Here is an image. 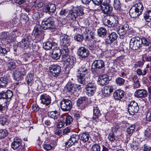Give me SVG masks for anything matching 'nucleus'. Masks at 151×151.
<instances>
[{
	"label": "nucleus",
	"mask_w": 151,
	"mask_h": 151,
	"mask_svg": "<svg viewBox=\"0 0 151 151\" xmlns=\"http://www.w3.org/2000/svg\"><path fill=\"white\" fill-rule=\"evenodd\" d=\"M55 123L56 121L55 120H46L45 122V124L50 127H54L55 124Z\"/></svg>",
	"instance_id": "44"
},
{
	"label": "nucleus",
	"mask_w": 151,
	"mask_h": 151,
	"mask_svg": "<svg viewBox=\"0 0 151 151\" xmlns=\"http://www.w3.org/2000/svg\"><path fill=\"white\" fill-rule=\"evenodd\" d=\"M73 118L70 115L68 116L66 118L65 123L66 125L71 124L73 121Z\"/></svg>",
	"instance_id": "52"
},
{
	"label": "nucleus",
	"mask_w": 151,
	"mask_h": 151,
	"mask_svg": "<svg viewBox=\"0 0 151 151\" xmlns=\"http://www.w3.org/2000/svg\"><path fill=\"white\" fill-rule=\"evenodd\" d=\"M7 52L8 51L5 48L0 46V54L5 55L6 54Z\"/></svg>",
	"instance_id": "60"
},
{
	"label": "nucleus",
	"mask_w": 151,
	"mask_h": 151,
	"mask_svg": "<svg viewBox=\"0 0 151 151\" xmlns=\"http://www.w3.org/2000/svg\"><path fill=\"white\" fill-rule=\"evenodd\" d=\"M97 34L99 37H103L106 35L107 30L105 28L101 27L97 29Z\"/></svg>",
	"instance_id": "34"
},
{
	"label": "nucleus",
	"mask_w": 151,
	"mask_h": 151,
	"mask_svg": "<svg viewBox=\"0 0 151 151\" xmlns=\"http://www.w3.org/2000/svg\"><path fill=\"white\" fill-rule=\"evenodd\" d=\"M78 56L83 58L87 57L90 54L89 51L84 47H80L78 50Z\"/></svg>",
	"instance_id": "17"
},
{
	"label": "nucleus",
	"mask_w": 151,
	"mask_h": 151,
	"mask_svg": "<svg viewBox=\"0 0 151 151\" xmlns=\"http://www.w3.org/2000/svg\"><path fill=\"white\" fill-rule=\"evenodd\" d=\"M50 74L54 77H57L61 72L60 67L58 65H53L49 68Z\"/></svg>",
	"instance_id": "14"
},
{
	"label": "nucleus",
	"mask_w": 151,
	"mask_h": 151,
	"mask_svg": "<svg viewBox=\"0 0 151 151\" xmlns=\"http://www.w3.org/2000/svg\"><path fill=\"white\" fill-rule=\"evenodd\" d=\"M79 139V136L78 135L76 134H73L69 139V141L72 142L74 144L77 142L78 141Z\"/></svg>",
	"instance_id": "41"
},
{
	"label": "nucleus",
	"mask_w": 151,
	"mask_h": 151,
	"mask_svg": "<svg viewBox=\"0 0 151 151\" xmlns=\"http://www.w3.org/2000/svg\"><path fill=\"white\" fill-rule=\"evenodd\" d=\"M41 26L44 29H53L55 27L54 22L51 18H45L42 21Z\"/></svg>",
	"instance_id": "9"
},
{
	"label": "nucleus",
	"mask_w": 151,
	"mask_h": 151,
	"mask_svg": "<svg viewBox=\"0 0 151 151\" xmlns=\"http://www.w3.org/2000/svg\"><path fill=\"white\" fill-rule=\"evenodd\" d=\"M124 95V92L121 90H117L114 93V98L117 100H120L122 99Z\"/></svg>",
	"instance_id": "31"
},
{
	"label": "nucleus",
	"mask_w": 151,
	"mask_h": 151,
	"mask_svg": "<svg viewBox=\"0 0 151 151\" xmlns=\"http://www.w3.org/2000/svg\"><path fill=\"white\" fill-rule=\"evenodd\" d=\"M44 2L41 1L36 4L35 5V7L36 9H38L42 7L44 5Z\"/></svg>",
	"instance_id": "59"
},
{
	"label": "nucleus",
	"mask_w": 151,
	"mask_h": 151,
	"mask_svg": "<svg viewBox=\"0 0 151 151\" xmlns=\"http://www.w3.org/2000/svg\"><path fill=\"white\" fill-rule=\"evenodd\" d=\"M147 95L146 91L143 89H138L134 93L135 96L137 98H145Z\"/></svg>",
	"instance_id": "25"
},
{
	"label": "nucleus",
	"mask_w": 151,
	"mask_h": 151,
	"mask_svg": "<svg viewBox=\"0 0 151 151\" xmlns=\"http://www.w3.org/2000/svg\"><path fill=\"white\" fill-rule=\"evenodd\" d=\"M8 68L11 70H12L16 68V65L15 63L13 62H9L8 64Z\"/></svg>",
	"instance_id": "51"
},
{
	"label": "nucleus",
	"mask_w": 151,
	"mask_h": 151,
	"mask_svg": "<svg viewBox=\"0 0 151 151\" xmlns=\"http://www.w3.org/2000/svg\"><path fill=\"white\" fill-rule=\"evenodd\" d=\"M33 35L35 38L40 39L43 38V32L42 28L40 24H36L35 26L33 31Z\"/></svg>",
	"instance_id": "13"
},
{
	"label": "nucleus",
	"mask_w": 151,
	"mask_h": 151,
	"mask_svg": "<svg viewBox=\"0 0 151 151\" xmlns=\"http://www.w3.org/2000/svg\"><path fill=\"white\" fill-rule=\"evenodd\" d=\"M71 128L70 127H67L65 128L63 132V135H67L71 132Z\"/></svg>",
	"instance_id": "56"
},
{
	"label": "nucleus",
	"mask_w": 151,
	"mask_h": 151,
	"mask_svg": "<svg viewBox=\"0 0 151 151\" xmlns=\"http://www.w3.org/2000/svg\"><path fill=\"white\" fill-rule=\"evenodd\" d=\"M136 73L139 76H145L147 73V70L145 69L142 70L140 68H138L136 70Z\"/></svg>",
	"instance_id": "47"
},
{
	"label": "nucleus",
	"mask_w": 151,
	"mask_h": 151,
	"mask_svg": "<svg viewBox=\"0 0 151 151\" xmlns=\"http://www.w3.org/2000/svg\"><path fill=\"white\" fill-rule=\"evenodd\" d=\"M44 148L47 150H50L52 148V147L50 144H44L43 145Z\"/></svg>",
	"instance_id": "61"
},
{
	"label": "nucleus",
	"mask_w": 151,
	"mask_h": 151,
	"mask_svg": "<svg viewBox=\"0 0 151 151\" xmlns=\"http://www.w3.org/2000/svg\"><path fill=\"white\" fill-rule=\"evenodd\" d=\"M74 143L71 141H69V140L67 142H65V146L67 148H69L71 147Z\"/></svg>",
	"instance_id": "63"
},
{
	"label": "nucleus",
	"mask_w": 151,
	"mask_h": 151,
	"mask_svg": "<svg viewBox=\"0 0 151 151\" xmlns=\"http://www.w3.org/2000/svg\"><path fill=\"white\" fill-rule=\"evenodd\" d=\"M93 3L97 5H101L103 0H92Z\"/></svg>",
	"instance_id": "64"
},
{
	"label": "nucleus",
	"mask_w": 151,
	"mask_h": 151,
	"mask_svg": "<svg viewBox=\"0 0 151 151\" xmlns=\"http://www.w3.org/2000/svg\"><path fill=\"white\" fill-rule=\"evenodd\" d=\"M140 41L141 47L142 45L145 46H147L150 43V42L149 41V40L146 39L144 37H142L141 38H140Z\"/></svg>",
	"instance_id": "42"
},
{
	"label": "nucleus",
	"mask_w": 151,
	"mask_h": 151,
	"mask_svg": "<svg viewBox=\"0 0 151 151\" xmlns=\"http://www.w3.org/2000/svg\"><path fill=\"white\" fill-rule=\"evenodd\" d=\"M104 66V64L103 61L100 60H98L94 61L92 65V68L94 69L101 68Z\"/></svg>",
	"instance_id": "26"
},
{
	"label": "nucleus",
	"mask_w": 151,
	"mask_h": 151,
	"mask_svg": "<svg viewBox=\"0 0 151 151\" xmlns=\"http://www.w3.org/2000/svg\"><path fill=\"white\" fill-rule=\"evenodd\" d=\"M60 104L61 109L65 111H70L72 107L71 101L68 99H63Z\"/></svg>",
	"instance_id": "10"
},
{
	"label": "nucleus",
	"mask_w": 151,
	"mask_h": 151,
	"mask_svg": "<svg viewBox=\"0 0 151 151\" xmlns=\"http://www.w3.org/2000/svg\"><path fill=\"white\" fill-rule=\"evenodd\" d=\"M87 99L86 97L79 98L77 101V105L80 109H83L86 106Z\"/></svg>",
	"instance_id": "22"
},
{
	"label": "nucleus",
	"mask_w": 151,
	"mask_h": 151,
	"mask_svg": "<svg viewBox=\"0 0 151 151\" xmlns=\"http://www.w3.org/2000/svg\"><path fill=\"white\" fill-rule=\"evenodd\" d=\"M110 80L107 75H103L99 77L97 80L98 83L100 86H103L108 84Z\"/></svg>",
	"instance_id": "16"
},
{
	"label": "nucleus",
	"mask_w": 151,
	"mask_h": 151,
	"mask_svg": "<svg viewBox=\"0 0 151 151\" xmlns=\"http://www.w3.org/2000/svg\"><path fill=\"white\" fill-rule=\"evenodd\" d=\"M129 13L131 17L133 18L138 17L141 14L137 10L134 9V7H132L129 10Z\"/></svg>",
	"instance_id": "32"
},
{
	"label": "nucleus",
	"mask_w": 151,
	"mask_h": 151,
	"mask_svg": "<svg viewBox=\"0 0 151 151\" xmlns=\"http://www.w3.org/2000/svg\"><path fill=\"white\" fill-rule=\"evenodd\" d=\"M30 41L27 40L26 39L24 38L19 42L20 45L22 48L27 47L29 46V42Z\"/></svg>",
	"instance_id": "39"
},
{
	"label": "nucleus",
	"mask_w": 151,
	"mask_h": 151,
	"mask_svg": "<svg viewBox=\"0 0 151 151\" xmlns=\"http://www.w3.org/2000/svg\"><path fill=\"white\" fill-rule=\"evenodd\" d=\"M6 100L4 104H1L0 103V112L3 110V109H5L7 108V103L6 102Z\"/></svg>",
	"instance_id": "62"
},
{
	"label": "nucleus",
	"mask_w": 151,
	"mask_h": 151,
	"mask_svg": "<svg viewBox=\"0 0 151 151\" xmlns=\"http://www.w3.org/2000/svg\"><path fill=\"white\" fill-rule=\"evenodd\" d=\"M88 48L92 52H94L97 49L96 46L94 44L89 45H88Z\"/></svg>",
	"instance_id": "54"
},
{
	"label": "nucleus",
	"mask_w": 151,
	"mask_h": 151,
	"mask_svg": "<svg viewBox=\"0 0 151 151\" xmlns=\"http://www.w3.org/2000/svg\"><path fill=\"white\" fill-rule=\"evenodd\" d=\"M113 87L111 86L108 85L105 86L102 90V92L105 96L109 95L113 91Z\"/></svg>",
	"instance_id": "29"
},
{
	"label": "nucleus",
	"mask_w": 151,
	"mask_h": 151,
	"mask_svg": "<svg viewBox=\"0 0 151 151\" xmlns=\"http://www.w3.org/2000/svg\"><path fill=\"white\" fill-rule=\"evenodd\" d=\"M7 122V119L5 116H2L0 118V124L2 125H4Z\"/></svg>",
	"instance_id": "55"
},
{
	"label": "nucleus",
	"mask_w": 151,
	"mask_h": 151,
	"mask_svg": "<svg viewBox=\"0 0 151 151\" xmlns=\"http://www.w3.org/2000/svg\"><path fill=\"white\" fill-rule=\"evenodd\" d=\"M83 38V36L81 35H78L74 37L75 40L78 42H81Z\"/></svg>",
	"instance_id": "58"
},
{
	"label": "nucleus",
	"mask_w": 151,
	"mask_h": 151,
	"mask_svg": "<svg viewBox=\"0 0 151 151\" xmlns=\"http://www.w3.org/2000/svg\"><path fill=\"white\" fill-rule=\"evenodd\" d=\"M118 18L115 15H111L109 16H105L103 19V23L106 26L109 27H115L118 23Z\"/></svg>",
	"instance_id": "1"
},
{
	"label": "nucleus",
	"mask_w": 151,
	"mask_h": 151,
	"mask_svg": "<svg viewBox=\"0 0 151 151\" xmlns=\"http://www.w3.org/2000/svg\"><path fill=\"white\" fill-rule=\"evenodd\" d=\"M9 81V77L6 76L0 77V87H4L6 86Z\"/></svg>",
	"instance_id": "28"
},
{
	"label": "nucleus",
	"mask_w": 151,
	"mask_h": 151,
	"mask_svg": "<svg viewBox=\"0 0 151 151\" xmlns=\"http://www.w3.org/2000/svg\"><path fill=\"white\" fill-rule=\"evenodd\" d=\"M129 25L127 23L120 26L117 30L118 33L120 36H122L125 35L129 29Z\"/></svg>",
	"instance_id": "20"
},
{
	"label": "nucleus",
	"mask_w": 151,
	"mask_h": 151,
	"mask_svg": "<svg viewBox=\"0 0 151 151\" xmlns=\"http://www.w3.org/2000/svg\"><path fill=\"white\" fill-rule=\"evenodd\" d=\"M26 74L25 69L22 66L17 69L14 73V78L17 81L20 80L22 76H24Z\"/></svg>",
	"instance_id": "12"
},
{
	"label": "nucleus",
	"mask_w": 151,
	"mask_h": 151,
	"mask_svg": "<svg viewBox=\"0 0 151 151\" xmlns=\"http://www.w3.org/2000/svg\"><path fill=\"white\" fill-rule=\"evenodd\" d=\"M22 140L18 137H16L14 139L12 143L11 147L14 150L18 149L19 151H24L25 150L24 147L22 145Z\"/></svg>",
	"instance_id": "7"
},
{
	"label": "nucleus",
	"mask_w": 151,
	"mask_h": 151,
	"mask_svg": "<svg viewBox=\"0 0 151 151\" xmlns=\"http://www.w3.org/2000/svg\"><path fill=\"white\" fill-rule=\"evenodd\" d=\"M41 103L46 106L50 104L51 103V98L49 96L46 94H42L40 96V99Z\"/></svg>",
	"instance_id": "21"
},
{
	"label": "nucleus",
	"mask_w": 151,
	"mask_h": 151,
	"mask_svg": "<svg viewBox=\"0 0 151 151\" xmlns=\"http://www.w3.org/2000/svg\"><path fill=\"white\" fill-rule=\"evenodd\" d=\"M115 81L117 85L121 86L124 85L125 82V80L122 78L118 77L116 79Z\"/></svg>",
	"instance_id": "45"
},
{
	"label": "nucleus",
	"mask_w": 151,
	"mask_h": 151,
	"mask_svg": "<svg viewBox=\"0 0 151 151\" xmlns=\"http://www.w3.org/2000/svg\"><path fill=\"white\" fill-rule=\"evenodd\" d=\"M144 16L147 22L151 21V10L146 12L144 14Z\"/></svg>",
	"instance_id": "40"
},
{
	"label": "nucleus",
	"mask_w": 151,
	"mask_h": 151,
	"mask_svg": "<svg viewBox=\"0 0 151 151\" xmlns=\"http://www.w3.org/2000/svg\"><path fill=\"white\" fill-rule=\"evenodd\" d=\"M93 119L95 121H96V119H98L101 115L100 111L97 106L93 107Z\"/></svg>",
	"instance_id": "30"
},
{
	"label": "nucleus",
	"mask_w": 151,
	"mask_h": 151,
	"mask_svg": "<svg viewBox=\"0 0 151 151\" xmlns=\"http://www.w3.org/2000/svg\"><path fill=\"white\" fill-rule=\"evenodd\" d=\"M68 53H62V58L67 66V68L70 69L74 66V63L76 62V58L73 56L69 55Z\"/></svg>",
	"instance_id": "2"
},
{
	"label": "nucleus",
	"mask_w": 151,
	"mask_h": 151,
	"mask_svg": "<svg viewBox=\"0 0 151 151\" xmlns=\"http://www.w3.org/2000/svg\"><path fill=\"white\" fill-rule=\"evenodd\" d=\"M140 38L138 37H133L130 40L129 47L134 50H138L141 47L140 43Z\"/></svg>",
	"instance_id": "8"
},
{
	"label": "nucleus",
	"mask_w": 151,
	"mask_h": 151,
	"mask_svg": "<svg viewBox=\"0 0 151 151\" xmlns=\"http://www.w3.org/2000/svg\"><path fill=\"white\" fill-rule=\"evenodd\" d=\"M110 0H105L100 5L101 9L104 14L110 15L113 11L112 7L110 5Z\"/></svg>",
	"instance_id": "6"
},
{
	"label": "nucleus",
	"mask_w": 151,
	"mask_h": 151,
	"mask_svg": "<svg viewBox=\"0 0 151 151\" xmlns=\"http://www.w3.org/2000/svg\"><path fill=\"white\" fill-rule=\"evenodd\" d=\"M108 138L111 141H113L115 139V136L113 132L111 131L109 133L108 136Z\"/></svg>",
	"instance_id": "53"
},
{
	"label": "nucleus",
	"mask_w": 151,
	"mask_h": 151,
	"mask_svg": "<svg viewBox=\"0 0 151 151\" xmlns=\"http://www.w3.org/2000/svg\"><path fill=\"white\" fill-rule=\"evenodd\" d=\"M56 10V6L53 3H50L45 6L43 9L44 12L50 14L54 13Z\"/></svg>",
	"instance_id": "18"
},
{
	"label": "nucleus",
	"mask_w": 151,
	"mask_h": 151,
	"mask_svg": "<svg viewBox=\"0 0 151 151\" xmlns=\"http://www.w3.org/2000/svg\"><path fill=\"white\" fill-rule=\"evenodd\" d=\"M134 81L133 87L134 88H139L140 84L139 79L137 77H134L133 79Z\"/></svg>",
	"instance_id": "43"
},
{
	"label": "nucleus",
	"mask_w": 151,
	"mask_h": 151,
	"mask_svg": "<svg viewBox=\"0 0 151 151\" xmlns=\"http://www.w3.org/2000/svg\"><path fill=\"white\" fill-rule=\"evenodd\" d=\"M56 45V43H52L50 41H47L45 42L43 44V48L46 50H49L52 48L53 45Z\"/></svg>",
	"instance_id": "36"
},
{
	"label": "nucleus",
	"mask_w": 151,
	"mask_h": 151,
	"mask_svg": "<svg viewBox=\"0 0 151 151\" xmlns=\"http://www.w3.org/2000/svg\"><path fill=\"white\" fill-rule=\"evenodd\" d=\"M135 126L134 124L131 125L129 127H127V132L128 134H132L135 128Z\"/></svg>",
	"instance_id": "49"
},
{
	"label": "nucleus",
	"mask_w": 151,
	"mask_h": 151,
	"mask_svg": "<svg viewBox=\"0 0 151 151\" xmlns=\"http://www.w3.org/2000/svg\"><path fill=\"white\" fill-rule=\"evenodd\" d=\"M34 76L32 74L28 73L26 78V81L29 86H31L34 82Z\"/></svg>",
	"instance_id": "33"
},
{
	"label": "nucleus",
	"mask_w": 151,
	"mask_h": 151,
	"mask_svg": "<svg viewBox=\"0 0 151 151\" xmlns=\"http://www.w3.org/2000/svg\"><path fill=\"white\" fill-rule=\"evenodd\" d=\"M81 85L77 84H73L71 83H69L66 85L67 90L68 92L73 91L76 90L77 88L80 89L81 87Z\"/></svg>",
	"instance_id": "27"
},
{
	"label": "nucleus",
	"mask_w": 151,
	"mask_h": 151,
	"mask_svg": "<svg viewBox=\"0 0 151 151\" xmlns=\"http://www.w3.org/2000/svg\"><path fill=\"white\" fill-rule=\"evenodd\" d=\"M61 54H62V50H61L58 47H55L53 49L51 57L54 59L57 60L60 58Z\"/></svg>",
	"instance_id": "24"
},
{
	"label": "nucleus",
	"mask_w": 151,
	"mask_h": 151,
	"mask_svg": "<svg viewBox=\"0 0 151 151\" xmlns=\"http://www.w3.org/2000/svg\"><path fill=\"white\" fill-rule=\"evenodd\" d=\"M109 35L105 40V43L107 45H111L114 41L116 40L118 37L116 33L114 32L110 33L108 32Z\"/></svg>",
	"instance_id": "19"
},
{
	"label": "nucleus",
	"mask_w": 151,
	"mask_h": 151,
	"mask_svg": "<svg viewBox=\"0 0 151 151\" xmlns=\"http://www.w3.org/2000/svg\"><path fill=\"white\" fill-rule=\"evenodd\" d=\"M134 7V9L137 10L138 12L142 13L144 9V7L142 3H138L134 5L132 7Z\"/></svg>",
	"instance_id": "37"
},
{
	"label": "nucleus",
	"mask_w": 151,
	"mask_h": 151,
	"mask_svg": "<svg viewBox=\"0 0 151 151\" xmlns=\"http://www.w3.org/2000/svg\"><path fill=\"white\" fill-rule=\"evenodd\" d=\"M87 69L83 67L79 68L76 70L78 82L83 86L85 83V76L87 74Z\"/></svg>",
	"instance_id": "4"
},
{
	"label": "nucleus",
	"mask_w": 151,
	"mask_h": 151,
	"mask_svg": "<svg viewBox=\"0 0 151 151\" xmlns=\"http://www.w3.org/2000/svg\"><path fill=\"white\" fill-rule=\"evenodd\" d=\"M8 132L6 129H0V139L5 137L8 135Z\"/></svg>",
	"instance_id": "46"
},
{
	"label": "nucleus",
	"mask_w": 151,
	"mask_h": 151,
	"mask_svg": "<svg viewBox=\"0 0 151 151\" xmlns=\"http://www.w3.org/2000/svg\"><path fill=\"white\" fill-rule=\"evenodd\" d=\"M127 109L129 113L133 115L138 112L139 107L137 102L132 101H131L128 104Z\"/></svg>",
	"instance_id": "11"
},
{
	"label": "nucleus",
	"mask_w": 151,
	"mask_h": 151,
	"mask_svg": "<svg viewBox=\"0 0 151 151\" xmlns=\"http://www.w3.org/2000/svg\"><path fill=\"white\" fill-rule=\"evenodd\" d=\"M146 118L147 121H151V108L149 109L148 112H147Z\"/></svg>",
	"instance_id": "57"
},
{
	"label": "nucleus",
	"mask_w": 151,
	"mask_h": 151,
	"mask_svg": "<svg viewBox=\"0 0 151 151\" xmlns=\"http://www.w3.org/2000/svg\"><path fill=\"white\" fill-rule=\"evenodd\" d=\"M121 4L119 0H114V6L116 9L120 10L121 8Z\"/></svg>",
	"instance_id": "48"
},
{
	"label": "nucleus",
	"mask_w": 151,
	"mask_h": 151,
	"mask_svg": "<svg viewBox=\"0 0 151 151\" xmlns=\"http://www.w3.org/2000/svg\"><path fill=\"white\" fill-rule=\"evenodd\" d=\"M48 115L49 116L53 118V120H55L59 117V114L57 111L49 112L48 113Z\"/></svg>",
	"instance_id": "38"
},
{
	"label": "nucleus",
	"mask_w": 151,
	"mask_h": 151,
	"mask_svg": "<svg viewBox=\"0 0 151 151\" xmlns=\"http://www.w3.org/2000/svg\"><path fill=\"white\" fill-rule=\"evenodd\" d=\"M83 14V9L76 7L69 11L67 17L70 20H75L77 17L82 16Z\"/></svg>",
	"instance_id": "3"
},
{
	"label": "nucleus",
	"mask_w": 151,
	"mask_h": 151,
	"mask_svg": "<svg viewBox=\"0 0 151 151\" xmlns=\"http://www.w3.org/2000/svg\"><path fill=\"white\" fill-rule=\"evenodd\" d=\"M100 146L98 144L93 145L91 148V151H100Z\"/></svg>",
	"instance_id": "50"
},
{
	"label": "nucleus",
	"mask_w": 151,
	"mask_h": 151,
	"mask_svg": "<svg viewBox=\"0 0 151 151\" xmlns=\"http://www.w3.org/2000/svg\"><path fill=\"white\" fill-rule=\"evenodd\" d=\"M81 140L84 142L88 141L89 138V135L87 133H81L79 135Z\"/></svg>",
	"instance_id": "35"
},
{
	"label": "nucleus",
	"mask_w": 151,
	"mask_h": 151,
	"mask_svg": "<svg viewBox=\"0 0 151 151\" xmlns=\"http://www.w3.org/2000/svg\"><path fill=\"white\" fill-rule=\"evenodd\" d=\"M13 96V92L10 90H7L6 92L2 91L0 93V99H10Z\"/></svg>",
	"instance_id": "23"
},
{
	"label": "nucleus",
	"mask_w": 151,
	"mask_h": 151,
	"mask_svg": "<svg viewBox=\"0 0 151 151\" xmlns=\"http://www.w3.org/2000/svg\"><path fill=\"white\" fill-rule=\"evenodd\" d=\"M70 38L67 35L61 38L60 44L62 46V53L69 52V49L70 48Z\"/></svg>",
	"instance_id": "5"
},
{
	"label": "nucleus",
	"mask_w": 151,
	"mask_h": 151,
	"mask_svg": "<svg viewBox=\"0 0 151 151\" xmlns=\"http://www.w3.org/2000/svg\"><path fill=\"white\" fill-rule=\"evenodd\" d=\"M86 93L89 96L93 95L96 90V84L93 82H89L86 87Z\"/></svg>",
	"instance_id": "15"
}]
</instances>
